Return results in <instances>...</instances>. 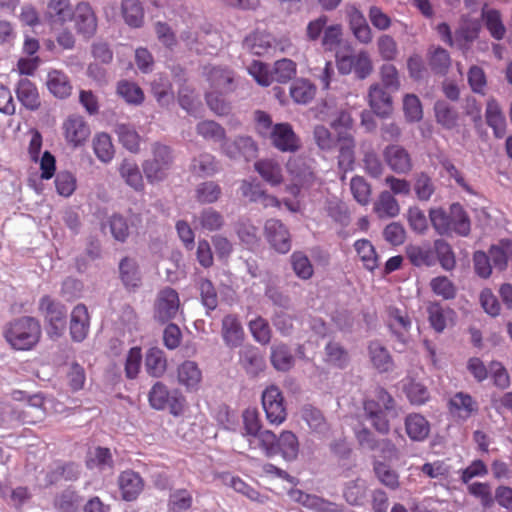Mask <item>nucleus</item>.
Segmentation results:
<instances>
[{
  "instance_id": "1",
  "label": "nucleus",
  "mask_w": 512,
  "mask_h": 512,
  "mask_svg": "<svg viewBox=\"0 0 512 512\" xmlns=\"http://www.w3.org/2000/svg\"><path fill=\"white\" fill-rule=\"evenodd\" d=\"M429 221L441 236L467 237L471 231L468 213L460 203H453L448 210L441 207L429 209Z\"/></svg>"
},
{
  "instance_id": "2",
  "label": "nucleus",
  "mask_w": 512,
  "mask_h": 512,
  "mask_svg": "<svg viewBox=\"0 0 512 512\" xmlns=\"http://www.w3.org/2000/svg\"><path fill=\"white\" fill-rule=\"evenodd\" d=\"M42 329L39 320L22 316L6 324L3 336L7 343L18 351L32 350L40 341Z\"/></svg>"
},
{
  "instance_id": "3",
  "label": "nucleus",
  "mask_w": 512,
  "mask_h": 512,
  "mask_svg": "<svg viewBox=\"0 0 512 512\" xmlns=\"http://www.w3.org/2000/svg\"><path fill=\"white\" fill-rule=\"evenodd\" d=\"M331 128L337 133L339 145L338 166L343 172L353 169L355 162V139L351 133L354 120L348 111H340L331 122Z\"/></svg>"
},
{
  "instance_id": "4",
  "label": "nucleus",
  "mask_w": 512,
  "mask_h": 512,
  "mask_svg": "<svg viewBox=\"0 0 512 512\" xmlns=\"http://www.w3.org/2000/svg\"><path fill=\"white\" fill-rule=\"evenodd\" d=\"M393 397L382 387H377L373 394L363 401V409L373 428L382 435L390 432L388 414L394 410Z\"/></svg>"
},
{
  "instance_id": "5",
  "label": "nucleus",
  "mask_w": 512,
  "mask_h": 512,
  "mask_svg": "<svg viewBox=\"0 0 512 512\" xmlns=\"http://www.w3.org/2000/svg\"><path fill=\"white\" fill-rule=\"evenodd\" d=\"M149 405L158 411L165 409L175 417L184 414L186 409V398L178 389L170 390L166 384L161 381L156 382L148 393Z\"/></svg>"
},
{
  "instance_id": "6",
  "label": "nucleus",
  "mask_w": 512,
  "mask_h": 512,
  "mask_svg": "<svg viewBox=\"0 0 512 512\" xmlns=\"http://www.w3.org/2000/svg\"><path fill=\"white\" fill-rule=\"evenodd\" d=\"M261 450L267 457L280 454L285 460H295L299 453L297 436L289 430H284L279 436L272 431L262 434Z\"/></svg>"
},
{
  "instance_id": "7",
  "label": "nucleus",
  "mask_w": 512,
  "mask_h": 512,
  "mask_svg": "<svg viewBox=\"0 0 512 512\" xmlns=\"http://www.w3.org/2000/svg\"><path fill=\"white\" fill-rule=\"evenodd\" d=\"M151 155L142 164L143 172L150 183L162 181L173 165V151L169 146L155 142L151 145Z\"/></svg>"
},
{
  "instance_id": "8",
  "label": "nucleus",
  "mask_w": 512,
  "mask_h": 512,
  "mask_svg": "<svg viewBox=\"0 0 512 512\" xmlns=\"http://www.w3.org/2000/svg\"><path fill=\"white\" fill-rule=\"evenodd\" d=\"M39 311L47 324V333L51 338L62 336L67 324V310L64 304L44 295L39 300Z\"/></svg>"
},
{
  "instance_id": "9",
  "label": "nucleus",
  "mask_w": 512,
  "mask_h": 512,
  "mask_svg": "<svg viewBox=\"0 0 512 512\" xmlns=\"http://www.w3.org/2000/svg\"><path fill=\"white\" fill-rule=\"evenodd\" d=\"M336 67L340 74L349 75L354 72L358 79L367 78L373 71V64L367 51L355 54H336Z\"/></svg>"
},
{
  "instance_id": "10",
  "label": "nucleus",
  "mask_w": 512,
  "mask_h": 512,
  "mask_svg": "<svg viewBox=\"0 0 512 512\" xmlns=\"http://www.w3.org/2000/svg\"><path fill=\"white\" fill-rule=\"evenodd\" d=\"M71 21L76 33L85 40L95 36L98 29V18L89 2H78L73 11Z\"/></svg>"
},
{
  "instance_id": "11",
  "label": "nucleus",
  "mask_w": 512,
  "mask_h": 512,
  "mask_svg": "<svg viewBox=\"0 0 512 512\" xmlns=\"http://www.w3.org/2000/svg\"><path fill=\"white\" fill-rule=\"evenodd\" d=\"M262 406L270 424L280 425L286 420L284 397L277 386L271 385L263 391Z\"/></svg>"
},
{
  "instance_id": "12",
  "label": "nucleus",
  "mask_w": 512,
  "mask_h": 512,
  "mask_svg": "<svg viewBox=\"0 0 512 512\" xmlns=\"http://www.w3.org/2000/svg\"><path fill=\"white\" fill-rule=\"evenodd\" d=\"M180 308V299L177 291L165 287L159 291L154 304V318L164 324L174 319Z\"/></svg>"
},
{
  "instance_id": "13",
  "label": "nucleus",
  "mask_w": 512,
  "mask_h": 512,
  "mask_svg": "<svg viewBox=\"0 0 512 512\" xmlns=\"http://www.w3.org/2000/svg\"><path fill=\"white\" fill-rule=\"evenodd\" d=\"M74 7L71 0H47L43 19L51 30L64 27L71 22Z\"/></svg>"
},
{
  "instance_id": "14",
  "label": "nucleus",
  "mask_w": 512,
  "mask_h": 512,
  "mask_svg": "<svg viewBox=\"0 0 512 512\" xmlns=\"http://www.w3.org/2000/svg\"><path fill=\"white\" fill-rule=\"evenodd\" d=\"M447 409L453 419L464 422L478 413L479 404L469 393L460 391L450 397Z\"/></svg>"
},
{
  "instance_id": "15",
  "label": "nucleus",
  "mask_w": 512,
  "mask_h": 512,
  "mask_svg": "<svg viewBox=\"0 0 512 512\" xmlns=\"http://www.w3.org/2000/svg\"><path fill=\"white\" fill-rule=\"evenodd\" d=\"M222 150L230 159H243L247 162L256 158L258 154V146L250 136H238L234 140H227L223 143Z\"/></svg>"
},
{
  "instance_id": "16",
  "label": "nucleus",
  "mask_w": 512,
  "mask_h": 512,
  "mask_svg": "<svg viewBox=\"0 0 512 512\" xmlns=\"http://www.w3.org/2000/svg\"><path fill=\"white\" fill-rule=\"evenodd\" d=\"M79 475V466L74 462L55 461L44 471L43 486L50 487L62 480L73 481Z\"/></svg>"
},
{
  "instance_id": "17",
  "label": "nucleus",
  "mask_w": 512,
  "mask_h": 512,
  "mask_svg": "<svg viewBox=\"0 0 512 512\" xmlns=\"http://www.w3.org/2000/svg\"><path fill=\"white\" fill-rule=\"evenodd\" d=\"M264 229L268 242L277 252L285 254L291 250L289 230L280 220H267Z\"/></svg>"
},
{
  "instance_id": "18",
  "label": "nucleus",
  "mask_w": 512,
  "mask_h": 512,
  "mask_svg": "<svg viewBox=\"0 0 512 512\" xmlns=\"http://www.w3.org/2000/svg\"><path fill=\"white\" fill-rule=\"evenodd\" d=\"M383 157L388 167L397 174H408L413 168L410 153L401 145H388L383 151Z\"/></svg>"
},
{
  "instance_id": "19",
  "label": "nucleus",
  "mask_w": 512,
  "mask_h": 512,
  "mask_svg": "<svg viewBox=\"0 0 512 512\" xmlns=\"http://www.w3.org/2000/svg\"><path fill=\"white\" fill-rule=\"evenodd\" d=\"M243 420V437L246 438L251 449H261L262 434L271 432L263 430L259 413L256 409H246L242 414Z\"/></svg>"
},
{
  "instance_id": "20",
  "label": "nucleus",
  "mask_w": 512,
  "mask_h": 512,
  "mask_svg": "<svg viewBox=\"0 0 512 512\" xmlns=\"http://www.w3.org/2000/svg\"><path fill=\"white\" fill-rule=\"evenodd\" d=\"M269 138L275 148L282 152H295L299 149V138L289 123L275 124Z\"/></svg>"
},
{
  "instance_id": "21",
  "label": "nucleus",
  "mask_w": 512,
  "mask_h": 512,
  "mask_svg": "<svg viewBox=\"0 0 512 512\" xmlns=\"http://www.w3.org/2000/svg\"><path fill=\"white\" fill-rule=\"evenodd\" d=\"M63 135L68 144L73 147L82 145L90 136V127L78 115L69 116L62 125Z\"/></svg>"
},
{
  "instance_id": "22",
  "label": "nucleus",
  "mask_w": 512,
  "mask_h": 512,
  "mask_svg": "<svg viewBox=\"0 0 512 512\" xmlns=\"http://www.w3.org/2000/svg\"><path fill=\"white\" fill-rule=\"evenodd\" d=\"M117 484L122 499L127 502L135 501L144 490L143 478L131 469L119 474Z\"/></svg>"
},
{
  "instance_id": "23",
  "label": "nucleus",
  "mask_w": 512,
  "mask_h": 512,
  "mask_svg": "<svg viewBox=\"0 0 512 512\" xmlns=\"http://www.w3.org/2000/svg\"><path fill=\"white\" fill-rule=\"evenodd\" d=\"M210 89L221 94H228L234 91V72L225 67L206 66L204 68Z\"/></svg>"
},
{
  "instance_id": "24",
  "label": "nucleus",
  "mask_w": 512,
  "mask_h": 512,
  "mask_svg": "<svg viewBox=\"0 0 512 512\" xmlns=\"http://www.w3.org/2000/svg\"><path fill=\"white\" fill-rule=\"evenodd\" d=\"M177 380L187 392H196L201 386L202 371L195 361L186 360L177 367Z\"/></svg>"
},
{
  "instance_id": "25",
  "label": "nucleus",
  "mask_w": 512,
  "mask_h": 512,
  "mask_svg": "<svg viewBox=\"0 0 512 512\" xmlns=\"http://www.w3.org/2000/svg\"><path fill=\"white\" fill-rule=\"evenodd\" d=\"M90 328V316L84 304L76 305L70 317V336L74 342H82L86 339Z\"/></svg>"
},
{
  "instance_id": "26",
  "label": "nucleus",
  "mask_w": 512,
  "mask_h": 512,
  "mask_svg": "<svg viewBox=\"0 0 512 512\" xmlns=\"http://www.w3.org/2000/svg\"><path fill=\"white\" fill-rule=\"evenodd\" d=\"M368 104L373 112L380 116H388L393 109L391 95L380 84H372L368 92Z\"/></svg>"
},
{
  "instance_id": "27",
  "label": "nucleus",
  "mask_w": 512,
  "mask_h": 512,
  "mask_svg": "<svg viewBox=\"0 0 512 512\" xmlns=\"http://www.w3.org/2000/svg\"><path fill=\"white\" fill-rule=\"evenodd\" d=\"M221 335L226 346L236 348L244 339V330L237 315L228 314L223 317Z\"/></svg>"
},
{
  "instance_id": "28",
  "label": "nucleus",
  "mask_w": 512,
  "mask_h": 512,
  "mask_svg": "<svg viewBox=\"0 0 512 512\" xmlns=\"http://www.w3.org/2000/svg\"><path fill=\"white\" fill-rule=\"evenodd\" d=\"M405 432L414 442L425 441L430 434L429 421L420 413H409L404 419Z\"/></svg>"
},
{
  "instance_id": "29",
  "label": "nucleus",
  "mask_w": 512,
  "mask_h": 512,
  "mask_svg": "<svg viewBox=\"0 0 512 512\" xmlns=\"http://www.w3.org/2000/svg\"><path fill=\"white\" fill-rule=\"evenodd\" d=\"M272 44L273 37L271 34L256 30L244 38L242 48L253 55L263 56L269 52Z\"/></svg>"
},
{
  "instance_id": "30",
  "label": "nucleus",
  "mask_w": 512,
  "mask_h": 512,
  "mask_svg": "<svg viewBox=\"0 0 512 512\" xmlns=\"http://www.w3.org/2000/svg\"><path fill=\"white\" fill-rule=\"evenodd\" d=\"M481 19L493 39L497 41L504 39L507 30L500 10L488 8L485 5L481 10Z\"/></svg>"
},
{
  "instance_id": "31",
  "label": "nucleus",
  "mask_w": 512,
  "mask_h": 512,
  "mask_svg": "<svg viewBox=\"0 0 512 512\" xmlns=\"http://www.w3.org/2000/svg\"><path fill=\"white\" fill-rule=\"evenodd\" d=\"M16 96L20 103L27 109L34 111L40 107L38 89L28 78H21L16 87Z\"/></svg>"
},
{
  "instance_id": "32",
  "label": "nucleus",
  "mask_w": 512,
  "mask_h": 512,
  "mask_svg": "<svg viewBox=\"0 0 512 512\" xmlns=\"http://www.w3.org/2000/svg\"><path fill=\"white\" fill-rule=\"evenodd\" d=\"M255 171L271 186H278L283 182L281 165L274 159H261L254 163Z\"/></svg>"
},
{
  "instance_id": "33",
  "label": "nucleus",
  "mask_w": 512,
  "mask_h": 512,
  "mask_svg": "<svg viewBox=\"0 0 512 512\" xmlns=\"http://www.w3.org/2000/svg\"><path fill=\"white\" fill-rule=\"evenodd\" d=\"M287 171L291 180L309 188L315 182V174L312 169L300 158H291L287 163Z\"/></svg>"
},
{
  "instance_id": "34",
  "label": "nucleus",
  "mask_w": 512,
  "mask_h": 512,
  "mask_svg": "<svg viewBox=\"0 0 512 512\" xmlns=\"http://www.w3.org/2000/svg\"><path fill=\"white\" fill-rule=\"evenodd\" d=\"M46 85L48 90L57 98L64 99L70 96L72 85L69 77L61 70L48 72Z\"/></svg>"
},
{
  "instance_id": "35",
  "label": "nucleus",
  "mask_w": 512,
  "mask_h": 512,
  "mask_svg": "<svg viewBox=\"0 0 512 512\" xmlns=\"http://www.w3.org/2000/svg\"><path fill=\"white\" fill-rule=\"evenodd\" d=\"M373 211L381 219L395 218L400 213V205L389 191H382L373 205Z\"/></svg>"
},
{
  "instance_id": "36",
  "label": "nucleus",
  "mask_w": 512,
  "mask_h": 512,
  "mask_svg": "<svg viewBox=\"0 0 512 512\" xmlns=\"http://www.w3.org/2000/svg\"><path fill=\"white\" fill-rule=\"evenodd\" d=\"M240 365L245 372L255 377L265 368V361L259 350L255 347H245L240 352Z\"/></svg>"
},
{
  "instance_id": "37",
  "label": "nucleus",
  "mask_w": 512,
  "mask_h": 512,
  "mask_svg": "<svg viewBox=\"0 0 512 512\" xmlns=\"http://www.w3.org/2000/svg\"><path fill=\"white\" fill-rule=\"evenodd\" d=\"M485 119L487 125L493 129L496 138L504 137L506 133V120L496 100L491 99L487 102Z\"/></svg>"
},
{
  "instance_id": "38",
  "label": "nucleus",
  "mask_w": 512,
  "mask_h": 512,
  "mask_svg": "<svg viewBox=\"0 0 512 512\" xmlns=\"http://www.w3.org/2000/svg\"><path fill=\"white\" fill-rule=\"evenodd\" d=\"M120 279L126 289L136 290L141 285V276L134 259L124 257L119 263Z\"/></svg>"
},
{
  "instance_id": "39",
  "label": "nucleus",
  "mask_w": 512,
  "mask_h": 512,
  "mask_svg": "<svg viewBox=\"0 0 512 512\" xmlns=\"http://www.w3.org/2000/svg\"><path fill=\"white\" fill-rule=\"evenodd\" d=\"M436 122L444 129L452 130L458 126V111L444 100H438L434 104Z\"/></svg>"
},
{
  "instance_id": "40",
  "label": "nucleus",
  "mask_w": 512,
  "mask_h": 512,
  "mask_svg": "<svg viewBox=\"0 0 512 512\" xmlns=\"http://www.w3.org/2000/svg\"><path fill=\"white\" fill-rule=\"evenodd\" d=\"M44 400L39 395L30 397L28 402L24 403L18 414V419L25 424H35L40 421L44 415Z\"/></svg>"
},
{
  "instance_id": "41",
  "label": "nucleus",
  "mask_w": 512,
  "mask_h": 512,
  "mask_svg": "<svg viewBox=\"0 0 512 512\" xmlns=\"http://www.w3.org/2000/svg\"><path fill=\"white\" fill-rule=\"evenodd\" d=\"M368 352L372 365L380 373L388 372L393 368L389 351L379 341L370 342Z\"/></svg>"
},
{
  "instance_id": "42",
  "label": "nucleus",
  "mask_w": 512,
  "mask_h": 512,
  "mask_svg": "<svg viewBox=\"0 0 512 512\" xmlns=\"http://www.w3.org/2000/svg\"><path fill=\"white\" fill-rule=\"evenodd\" d=\"M406 255L411 264L417 267H430L435 264L434 250L426 243L423 245H409L406 247Z\"/></svg>"
},
{
  "instance_id": "43",
  "label": "nucleus",
  "mask_w": 512,
  "mask_h": 512,
  "mask_svg": "<svg viewBox=\"0 0 512 512\" xmlns=\"http://www.w3.org/2000/svg\"><path fill=\"white\" fill-rule=\"evenodd\" d=\"M190 169L198 177H210L219 171V162L214 155L204 152L192 159Z\"/></svg>"
},
{
  "instance_id": "44",
  "label": "nucleus",
  "mask_w": 512,
  "mask_h": 512,
  "mask_svg": "<svg viewBox=\"0 0 512 512\" xmlns=\"http://www.w3.org/2000/svg\"><path fill=\"white\" fill-rule=\"evenodd\" d=\"M316 92L315 84L304 78L295 80L290 86V96L297 104L310 103L315 98Z\"/></svg>"
},
{
  "instance_id": "45",
  "label": "nucleus",
  "mask_w": 512,
  "mask_h": 512,
  "mask_svg": "<svg viewBox=\"0 0 512 512\" xmlns=\"http://www.w3.org/2000/svg\"><path fill=\"white\" fill-rule=\"evenodd\" d=\"M145 368L152 377L159 378L163 376L167 370L165 353L158 347H151L145 356Z\"/></svg>"
},
{
  "instance_id": "46",
  "label": "nucleus",
  "mask_w": 512,
  "mask_h": 512,
  "mask_svg": "<svg viewBox=\"0 0 512 512\" xmlns=\"http://www.w3.org/2000/svg\"><path fill=\"white\" fill-rule=\"evenodd\" d=\"M354 249L359 256L363 267L374 271L379 266V256L375 247L368 239H359L354 243Z\"/></svg>"
},
{
  "instance_id": "47",
  "label": "nucleus",
  "mask_w": 512,
  "mask_h": 512,
  "mask_svg": "<svg viewBox=\"0 0 512 512\" xmlns=\"http://www.w3.org/2000/svg\"><path fill=\"white\" fill-rule=\"evenodd\" d=\"M119 173L125 183L135 191L144 190L143 177L136 162L124 159L120 164Z\"/></svg>"
},
{
  "instance_id": "48",
  "label": "nucleus",
  "mask_w": 512,
  "mask_h": 512,
  "mask_svg": "<svg viewBox=\"0 0 512 512\" xmlns=\"http://www.w3.org/2000/svg\"><path fill=\"white\" fill-rule=\"evenodd\" d=\"M121 10L126 24L133 28L142 26L144 21V9L139 0H123Z\"/></svg>"
},
{
  "instance_id": "49",
  "label": "nucleus",
  "mask_w": 512,
  "mask_h": 512,
  "mask_svg": "<svg viewBox=\"0 0 512 512\" xmlns=\"http://www.w3.org/2000/svg\"><path fill=\"white\" fill-rule=\"evenodd\" d=\"M413 190L419 201L427 202L435 193L436 187L433 179L426 172H419L414 175Z\"/></svg>"
},
{
  "instance_id": "50",
  "label": "nucleus",
  "mask_w": 512,
  "mask_h": 512,
  "mask_svg": "<svg viewBox=\"0 0 512 512\" xmlns=\"http://www.w3.org/2000/svg\"><path fill=\"white\" fill-rule=\"evenodd\" d=\"M93 151L96 157L103 163H109L115 155V149L111 137L107 133H98L92 141Z\"/></svg>"
},
{
  "instance_id": "51",
  "label": "nucleus",
  "mask_w": 512,
  "mask_h": 512,
  "mask_svg": "<svg viewBox=\"0 0 512 512\" xmlns=\"http://www.w3.org/2000/svg\"><path fill=\"white\" fill-rule=\"evenodd\" d=\"M428 63L434 73L445 75L451 65V58L444 48L431 47L428 52Z\"/></svg>"
},
{
  "instance_id": "52",
  "label": "nucleus",
  "mask_w": 512,
  "mask_h": 512,
  "mask_svg": "<svg viewBox=\"0 0 512 512\" xmlns=\"http://www.w3.org/2000/svg\"><path fill=\"white\" fill-rule=\"evenodd\" d=\"M115 133L119 142L130 152L136 153L140 148V136L135 128L129 124H117Z\"/></svg>"
},
{
  "instance_id": "53",
  "label": "nucleus",
  "mask_w": 512,
  "mask_h": 512,
  "mask_svg": "<svg viewBox=\"0 0 512 512\" xmlns=\"http://www.w3.org/2000/svg\"><path fill=\"white\" fill-rule=\"evenodd\" d=\"M488 255L493 267L503 271L507 267L509 256L512 255V241L502 240L499 245L491 246Z\"/></svg>"
},
{
  "instance_id": "54",
  "label": "nucleus",
  "mask_w": 512,
  "mask_h": 512,
  "mask_svg": "<svg viewBox=\"0 0 512 512\" xmlns=\"http://www.w3.org/2000/svg\"><path fill=\"white\" fill-rule=\"evenodd\" d=\"M434 253L436 259L444 270L451 271L456 266V258L451 245L444 239L434 241Z\"/></svg>"
},
{
  "instance_id": "55",
  "label": "nucleus",
  "mask_w": 512,
  "mask_h": 512,
  "mask_svg": "<svg viewBox=\"0 0 512 512\" xmlns=\"http://www.w3.org/2000/svg\"><path fill=\"white\" fill-rule=\"evenodd\" d=\"M271 363L278 371H288L294 363V357L286 344L271 347Z\"/></svg>"
},
{
  "instance_id": "56",
  "label": "nucleus",
  "mask_w": 512,
  "mask_h": 512,
  "mask_svg": "<svg viewBox=\"0 0 512 512\" xmlns=\"http://www.w3.org/2000/svg\"><path fill=\"white\" fill-rule=\"evenodd\" d=\"M297 73L296 63L288 58L277 60L272 69L273 82L285 84L295 77Z\"/></svg>"
},
{
  "instance_id": "57",
  "label": "nucleus",
  "mask_w": 512,
  "mask_h": 512,
  "mask_svg": "<svg viewBox=\"0 0 512 512\" xmlns=\"http://www.w3.org/2000/svg\"><path fill=\"white\" fill-rule=\"evenodd\" d=\"M301 418L311 430L323 433L327 430V422L322 412L312 405H304L301 409Z\"/></svg>"
},
{
  "instance_id": "58",
  "label": "nucleus",
  "mask_w": 512,
  "mask_h": 512,
  "mask_svg": "<svg viewBox=\"0 0 512 512\" xmlns=\"http://www.w3.org/2000/svg\"><path fill=\"white\" fill-rule=\"evenodd\" d=\"M193 504L192 494L185 488L176 489L168 499L169 512H186Z\"/></svg>"
},
{
  "instance_id": "59",
  "label": "nucleus",
  "mask_w": 512,
  "mask_h": 512,
  "mask_svg": "<svg viewBox=\"0 0 512 512\" xmlns=\"http://www.w3.org/2000/svg\"><path fill=\"white\" fill-rule=\"evenodd\" d=\"M221 194V187L214 181L200 183L195 190L196 200L201 204L215 203Z\"/></svg>"
},
{
  "instance_id": "60",
  "label": "nucleus",
  "mask_w": 512,
  "mask_h": 512,
  "mask_svg": "<svg viewBox=\"0 0 512 512\" xmlns=\"http://www.w3.org/2000/svg\"><path fill=\"white\" fill-rule=\"evenodd\" d=\"M151 90L153 96L161 105L169 104L174 98L172 84L166 77L159 76L155 78L151 83Z\"/></svg>"
},
{
  "instance_id": "61",
  "label": "nucleus",
  "mask_w": 512,
  "mask_h": 512,
  "mask_svg": "<svg viewBox=\"0 0 512 512\" xmlns=\"http://www.w3.org/2000/svg\"><path fill=\"white\" fill-rule=\"evenodd\" d=\"M367 493V486L365 481L361 479H357L355 481L349 482L344 491L343 496L345 500L354 506H361L365 499Z\"/></svg>"
},
{
  "instance_id": "62",
  "label": "nucleus",
  "mask_w": 512,
  "mask_h": 512,
  "mask_svg": "<svg viewBox=\"0 0 512 512\" xmlns=\"http://www.w3.org/2000/svg\"><path fill=\"white\" fill-rule=\"evenodd\" d=\"M374 472L378 480L386 487L395 490L399 487V475L388 464L376 461L373 465Z\"/></svg>"
},
{
  "instance_id": "63",
  "label": "nucleus",
  "mask_w": 512,
  "mask_h": 512,
  "mask_svg": "<svg viewBox=\"0 0 512 512\" xmlns=\"http://www.w3.org/2000/svg\"><path fill=\"white\" fill-rule=\"evenodd\" d=\"M86 466L89 469L100 470L113 467V457L109 448L96 447L86 459Z\"/></svg>"
},
{
  "instance_id": "64",
  "label": "nucleus",
  "mask_w": 512,
  "mask_h": 512,
  "mask_svg": "<svg viewBox=\"0 0 512 512\" xmlns=\"http://www.w3.org/2000/svg\"><path fill=\"white\" fill-rule=\"evenodd\" d=\"M117 93L129 104L139 105L144 101L142 89L137 84L127 80L118 83Z\"/></svg>"
}]
</instances>
